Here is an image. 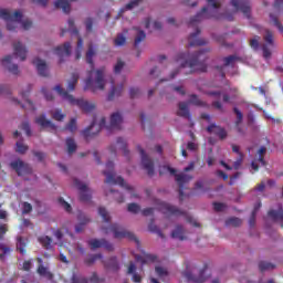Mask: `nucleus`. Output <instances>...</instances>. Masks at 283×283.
<instances>
[{"label": "nucleus", "mask_w": 283, "mask_h": 283, "mask_svg": "<svg viewBox=\"0 0 283 283\" xmlns=\"http://www.w3.org/2000/svg\"><path fill=\"white\" fill-rule=\"evenodd\" d=\"M209 49H203L192 54H177L176 63L180 65V67L170 74V78H176L180 70H185V67H189V74H193V72H207V59H209L207 54H209Z\"/></svg>", "instance_id": "f257e3e1"}, {"label": "nucleus", "mask_w": 283, "mask_h": 283, "mask_svg": "<svg viewBox=\"0 0 283 283\" xmlns=\"http://www.w3.org/2000/svg\"><path fill=\"white\" fill-rule=\"evenodd\" d=\"M94 56H96V50H94V45L91 43L86 52V63L91 65V71H88L84 86V90H91V92L105 90V69H98L94 72Z\"/></svg>", "instance_id": "f03ea898"}, {"label": "nucleus", "mask_w": 283, "mask_h": 283, "mask_svg": "<svg viewBox=\"0 0 283 283\" xmlns=\"http://www.w3.org/2000/svg\"><path fill=\"white\" fill-rule=\"evenodd\" d=\"M0 19L7 21V30L9 32L17 31V28H19V25H22L23 30H30V28H32V21H23V13H21V11H15L12 13L8 11V9H1Z\"/></svg>", "instance_id": "7ed1b4c3"}, {"label": "nucleus", "mask_w": 283, "mask_h": 283, "mask_svg": "<svg viewBox=\"0 0 283 283\" xmlns=\"http://www.w3.org/2000/svg\"><path fill=\"white\" fill-rule=\"evenodd\" d=\"M209 7H203L193 18L190 19L189 25H196L203 19H222L220 14V7L222 3L220 0H207Z\"/></svg>", "instance_id": "20e7f679"}, {"label": "nucleus", "mask_w": 283, "mask_h": 283, "mask_svg": "<svg viewBox=\"0 0 283 283\" xmlns=\"http://www.w3.org/2000/svg\"><path fill=\"white\" fill-rule=\"evenodd\" d=\"M106 169L108 170H104L103 174L104 176H106L105 182L107 185H119V187H123L124 189H126V191H129L133 198H138V196L134 192V187L127 185V182H125V179L123 177L120 176L117 178L115 177L114 161H107Z\"/></svg>", "instance_id": "39448f33"}, {"label": "nucleus", "mask_w": 283, "mask_h": 283, "mask_svg": "<svg viewBox=\"0 0 283 283\" xmlns=\"http://www.w3.org/2000/svg\"><path fill=\"white\" fill-rule=\"evenodd\" d=\"M54 91L57 92V94L60 96H62V98H64V101H69V103H71V105H76L77 107H80V109H82V112H85V114H90L91 112H94V109H96L95 104H92L84 99L74 98V96L70 95V93H67V91H65V88H62L61 85H56L54 87Z\"/></svg>", "instance_id": "423d86ee"}, {"label": "nucleus", "mask_w": 283, "mask_h": 283, "mask_svg": "<svg viewBox=\"0 0 283 283\" xmlns=\"http://www.w3.org/2000/svg\"><path fill=\"white\" fill-rule=\"evenodd\" d=\"M159 210L161 211V213H164V216H184L187 220V222H190V224H193V227H200V223L193 221V218L189 217V214H187V212L180 210L178 207L172 206L170 203L167 202H161L159 206Z\"/></svg>", "instance_id": "0eeeda50"}, {"label": "nucleus", "mask_w": 283, "mask_h": 283, "mask_svg": "<svg viewBox=\"0 0 283 283\" xmlns=\"http://www.w3.org/2000/svg\"><path fill=\"white\" fill-rule=\"evenodd\" d=\"M105 123H106L105 117H102L99 120V124L96 125V117H94L92 124L82 132L83 137L86 140H90V138H93V136H96V134H98L101 129L105 127Z\"/></svg>", "instance_id": "6e6552de"}, {"label": "nucleus", "mask_w": 283, "mask_h": 283, "mask_svg": "<svg viewBox=\"0 0 283 283\" xmlns=\"http://www.w3.org/2000/svg\"><path fill=\"white\" fill-rule=\"evenodd\" d=\"M111 231L114 233V238L117 240H122V238H127V240H132L133 242H136L138 244V238L136 235L127 230L125 228L120 227L117 223H114L111 226Z\"/></svg>", "instance_id": "1a4fd4ad"}, {"label": "nucleus", "mask_w": 283, "mask_h": 283, "mask_svg": "<svg viewBox=\"0 0 283 283\" xmlns=\"http://www.w3.org/2000/svg\"><path fill=\"white\" fill-rule=\"evenodd\" d=\"M264 44L262 45L263 59H271V49L275 46L273 41V31L266 29L263 35Z\"/></svg>", "instance_id": "9d476101"}, {"label": "nucleus", "mask_w": 283, "mask_h": 283, "mask_svg": "<svg viewBox=\"0 0 283 283\" xmlns=\"http://www.w3.org/2000/svg\"><path fill=\"white\" fill-rule=\"evenodd\" d=\"M10 167L18 174V176H30V174H32V167L21 159L11 161Z\"/></svg>", "instance_id": "9b49d317"}, {"label": "nucleus", "mask_w": 283, "mask_h": 283, "mask_svg": "<svg viewBox=\"0 0 283 283\" xmlns=\"http://www.w3.org/2000/svg\"><path fill=\"white\" fill-rule=\"evenodd\" d=\"M235 12H242L247 19H251V3L249 0H230Z\"/></svg>", "instance_id": "f8f14e48"}, {"label": "nucleus", "mask_w": 283, "mask_h": 283, "mask_svg": "<svg viewBox=\"0 0 283 283\" xmlns=\"http://www.w3.org/2000/svg\"><path fill=\"white\" fill-rule=\"evenodd\" d=\"M74 186L80 191V200H81V202H90V200H92V190L90 189V187H87L86 184H83L78 179H74Z\"/></svg>", "instance_id": "ddd939ff"}, {"label": "nucleus", "mask_w": 283, "mask_h": 283, "mask_svg": "<svg viewBox=\"0 0 283 283\" xmlns=\"http://www.w3.org/2000/svg\"><path fill=\"white\" fill-rule=\"evenodd\" d=\"M193 180V176L187 175V174H179L176 175V182L179 187V200L182 202L185 198V185L188 182H191Z\"/></svg>", "instance_id": "4468645a"}, {"label": "nucleus", "mask_w": 283, "mask_h": 283, "mask_svg": "<svg viewBox=\"0 0 283 283\" xmlns=\"http://www.w3.org/2000/svg\"><path fill=\"white\" fill-rule=\"evenodd\" d=\"M137 149L142 156V165L147 171V175L154 176V160L149 159V156H147V153H145V149H143V147L137 146Z\"/></svg>", "instance_id": "2eb2a0df"}, {"label": "nucleus", "mask_w": 283, "mask_h": 283, "mask_svg": "<svg viewBox=\"0 0 283 283\" xmlns=\"http://www.w3.org/2000/svg\"><path fill=\"white\" fill-rule=\"evenodd\" d=\"M88 245L92 251H96V249L104 248L106 251H114V244L108 242L105 239H91L88 240Z\"/></svg>", "instance_id": "dca6fc26"}, {"label": "nucleus", "mask_w": 283, "mask_h": 283, "mask_svg": "<svg viewBox=\"0 0 283 283\" xmlns=\"http://www.w3.org/2000/svg\"><path fill=\"white\" fill-rule=\"evenodd\" d=\"M205 271H207V265H205L203 269L199 271V276H195L193 272L186 270L184 272V277H186L187 282L203 283L207 281V276H205Z\"/></svg>", "instance_id": "f3484780"}, {"label": "nucleus", "mask_w": 283, "mask_h": 283, "mask_svg": "<svg viewBox=\"0 0 283 283\" xmlns=\"http://www.w3.org/2000/svg\"><path fill=\"white\" fill-rule=\"evenodd\" d=\"M54 52L57 56H60L59 63H64V59L72 54V44L70 42H65L63 45L56 46Z\"/></svg>", "instance_id": "a211bd4d"}, {"label": "nucleus", "mask_w": 283, "mask_h": 283, "mask_svg": "<svg viewBox=\"0 0 283 283\" xmlns=\"http://www.w3.org/2000/svg\"><path fill=\"white\" fill-rule=\"evenodd\" d=\"M198 36H200V29L197 28L196 32L191 33L188 38V45L189 48H196V46H200V45H207V40L205 39H198Z\"/></svg>", "instance_id": "6ab92c4d"}, {"label": "nucleus", "mask_w": 283, "mask_h": 283, "mask_svg": "<svg viewBox=\"0 0 283 283\" xmlns=\"http://www.w3.org/2000/svg\"><path fill=\"white\" fill-rule=\"evenodd\" d=\"M13 54L18 56L20 61L28 59V49L20 41L13 43Z\"/></svg>", "instance_id": "aec40b11"}, {"label": "nucleus", "mask_w": 283, "mask_h": 283, "mask_svg": "<svg viewBox=\"0 0 283 283\" xmlns=\"http://www.w3.org/2000/svg\"><path fill=\"white\" fill-rule=\"evenodd\" d=\"M36 262L39 264L36 269L38 275H41V277H46V280H50V281L54 280V274L43 265V259L36 258Z\"/></svg>", "instance_id": "412c9836"}, {"label": "nucleus", "mask_w": 283, "mask_h": 283, "mask_svg": "<svg viewBox=\"0 0 283 283\" xmlns=\"http://www.w3.org/2000/svg\"><path fill=\"white\" fill-rule=\"evenodd\" d=\"M32 63H33V65H35V67L38 70V74L40 76H44V77L50 76V71H48V64L45 63V61H43L39 57H35Z\"/></svg>", "instance_id": "4be33fe9"}, {"label": "nucleus", "mask_w": 283, "mask_h": 283, "mask_svg": "<svg viewBox=\"0 0 283 283\" xmlns=\"http://www.w3.org/2000/svg\"><path fill=\"white\" fill-rule=\"evenodd\" d=\"M268 216L273 222H281V227L283 229V208H282V203L279 205L277 210H269Z\"/></svg>", "instance_id": "5701e85b"}, {"label": "nucleus", "mask_w": 283, "mask_h": 283, "mask_svg": "<svg viewBox=\"0 0 283 283\" xmlns=\"http://www.w3.org/2000/svg\"><path fill=\"white\" fill-rule=\"evenodd\" d=\"M3 67H7L11 74H19V65L12 64V55H7L1 60Z\"/></svg>", "instance_id": "b1692460"}, {"label": "nucleus", "mask_w": 283, "mask_h": 283, "mask_svg": "<svg viewBox=\"0 0 283 283\" xmlns=\"http://www.w3.org/2000/svg\"><path fill=\"white\" fill-rule=\"evenodd\" d=\"M207 132L209 134H216V136H218L220 138V140H224V138H227V136H228L227 129H224L216 124H211L210 126H208Z\"/></svg>", "instance_id": "393cba45"}, {"label": "nucleus", "mask_w": 283, "mask_h": 283, "mask_svg": "<svg viewBox=\"0 0 283 283\" xmlns=\"http://www.w3.org/2000/svg\"><path fill=\"white\" fill-rule=\"evenodd\" d=\"M36 125H40L42 129H51L52 132H56V125H54L51 120L45 118V115H40L35 119Z\"/></svg>", "instance_id": "a878e982"}, {"label": "nucleus", "mask_w": 283, "mask_h": 283, "mask_svg": "<svg viewBox=\"0 0 283 283\" xmlns=\"http://www.w3.org/2000/svg\"><path fill=\"white\" fill-rule=\"evenodd\" d=\"M177 116L191 120V113L189 112V104H187V102H179Z\"/></svg>", "instance_id": "bb28decb"}, {"label": "nucleus", "mask_w": 283, "mask_h": 283, "mask_svg": "<svg viewBox=\"0 0 283 283\" xmlns=\"http://www.w3.org/2000/svg\"><path fill=\"white\" fill-rule=\"evenodd\" d=\"M123 123V115L120 113H113L111 115V125L107 129H120V124Z\"/></svg>", "instance_id": "cd10ccee"}, {"label": "nucleus", "mask_w": 283, "mask_h": 283, "mask_svg": "<svg viewBox=\"0 0 283 283\" xmlns=\"http://www.w3.org/2000/svg\"><path fill=\"white\" fill-rule=\"evenodd\" d=\"M77 220L80 223L75 226V233H81L85 229V224H88L90 218L83 213L77 216Z\"/></svg>", "instance_id": "c85d7f7f"}, {"label": "nucleus", "mask_w": 283, "mask_h": 283, "mask_svg": "<svg viewBox=\"0 0 283 283\" xmlns=\"http://www.w3.org/2000/svg\"><path fill=\"white\" fill-rule=\"evenodd\" d=\"M190 105H195L196 107H205L209 109V104L198 97L196 94L190 95V99L188 101Z\"/></svg>", "instance_id": "c756f323"}, {"label": "nucleus", "mask_w": 283, "mask_h": 283, "mask_svg": "<svg viewBox=\"0 0 283 283\" xmlns=\"http://www.w3.org/2000/svg\"><path fill=\"white\" fill-rule=\"evenodd\" d=\"M12 253V247L8 243L0 242V260L1 262L6 261V256Z\"/></svg>", "instance_id": "7c9ffc66"}, {"label": "nucleus", "mask_w": 283, "mask_h": 283, "mask_svg": "<svg viewBox=\"0 0 283 283\" xmlns=\"http://www.w3.org/2000/svg\"><path fill=\"white\" fill-rule=\"evenodd\" d=\"M114 84V82H112ZM123 94V84L119 86H114L112 87V91L109 92L107 96V101H114L115 98H118Z\"/></svg>", "instance_id": "2f4dec72"}, {"label": "nucleus", "mask_w": 283, "mask_h": 283, "mask_svg": "<svg viewBox=\"0 0 283 283\" xmlns=\"http://www.w3.org/2000/svg\"><path fill=\"white\" fill-rule=\"evenodd\" d=\"M128 275L133 274V282L140 283L143 282V277L138 273H136V264L134 262H130L127 270Z\"/></svg>", "instance_id": "473e14b6"}, {"label": "nucleus", "mask_w": 283, "mask_h": 283, "mask_svg": "<svg viewBox=\"0 0 283 283\" xmlns=\"http://www.w3.org/2000/svg\"><path fill=\"white\" fill-rule=\"evenodd\" d=\"M55 8H60L65 14H70L72 10V7L70 6V0H56Z\"/></svg>", "instance_id": "72a5a7b5"}, {"label": "nucleus", "mask_w": 283, "mask_h": 283, "mask_svg": "<svg viewBox=\"0 0 283 283\" xmlns=\"http://www.w3.org/2000/svg\"><path fill=\"white\" fill-rule=\"evenodd\" d=\"M134 30L137 31L134 45H135V48H138L140 45V43H143V41H145V39H147V34L145 33V31L140 30L139 28L135 27Z\"/></svg>", "instance_id": "f704fd0d"}, {"label": "nucleus", "mask_w": 283, "mask_h": 283, "mask_svg": "<svg viewBox=\"0 0 283 283\" xmlns=\"http://www.w3.org/2000/svg\"><path fill=\"white\" fill-rule=\"evenodd\" d=\"M171 238L181 241L187 240V238L185 237V228H182V226H177L171 232Z\"/></svg>", "instance_id": "c9c22d12"}, {"label": "nucleus", "mask_w": 283, "mask_h": 283, "mask_svg": "<svg viewBox=\"0 0 283 283\" xmlns=\"http://www.w3.org/2000/svg\"><path fill=\"white\" fill-rule=\"evenodd\" d=\"M30 92H32V85H29L28 90L21 93V96L27 102L29 109H32L34 112V109H36L34 108V103H32V101L28 98V96H30Z\"/></svg>", "instance_id": "e433bc0d"}, {"label": "nucleus", "mask_w": 283, "mask_h": 283, "mask_svg": "<svg viewBox=\"0 0 283 283\" xmlns=\"http://www.w3.org/2000/svg\"><path fill=\"white\" fill-rule=\"evenodd\" d=\"M116 147H118V149H122L126 158H129V151L127 150V143L125 142V139H123V137L117 138Z\"/></svg>", "instance_id": "4c0bfd02"}, {"label": "nucleus", "mask_w": 283, "mask_h": 283, "mask_svg": "<svg viewBox=\"0 0 283 283\" xmlns=\"http://www.w3.org/2000/svg\"><path fill=\"white\" fill-rule=\"evenodd\" d=\"M223 67H233L235 65V61H240L238 55H229L222 59Z\"/></svg>", "instance_id": "58836bf2"}, {"label": "nucleus", "mask_w": 283, "mask_h": 283, "mask_svg": "<svg viewBox=\"0 0 283 283\" xmlns=\"http://www.w3.org/2000/svg\"><path fill=\"white\" fill-rule=\"evenodd\" d=\"M38 240L40 244H42L43 249H46V251H52V238L43 235L40 237Z\"/></svg>", "instance_id": "ea45409f"}, {"label": "nucleus", "mask_w": 283, "mask_h": 283, "mask_svg": "<svg viewBox=\"0 0 283 283\" xmlns=\"http://www.w3.org/2000/svg\"><path fill=\"white\" fill-rule=\"evenodd\" d=\"M78 83V73H73L71 80L67 82V92H74Z\"/></svg>", "instance_id": "a19ab883"}, {"label": "nucleus", "mask_w": 283, "mask_h": 283, "mask_svg": "<svg viewBox=\"0 0 283 283\" xmlns=\"http://www.w3.org/2000/svg\"><path fill=\"white\" fill-rule=\"evenodd\" d=\"M106 269H112V271H118V260L113 256L104 262Z\"/></svg>", "instance_id": "79ce46f5"}, {"label": "nucleus", "mask_w": 283, "mask_h": 283, "mask_svg": "<svg viewBox=\"0 0 283 283\" xmlns=\"http://www.w3.org/2000/svg\"><path fill=\"white\" fill-rule=\"evenodd\" d=\"M270 23H272L274 28H277L279 32L283 33V24L280 22L277 15L270 13Z\"/></svg>", "instance_id": "37998d69"}, {"label": "nucleus", "mask_w": 283, "mask_h": 283, "mask_svg": "<svg viewBox=\"0 0 283 283\" xmlns=\"http://www.w3.org/2000/svg\"><path fill=\"white\" fill-rule=\"evenodd\" d=\"M275 269V264L266 261L259 262V270L261 273H264V271H273Z\"/></svg>", "instance_id": "c03bdc74"}, {"label": "nucleus", "mask_w": 283, "mask_h": 283, "mask_svg": "<svg viewBox=\"0 0 283 283\" xmlns=\"http://www.w3.org/2000/svg\"><path fill=\"white\" fill-rule=\"evenodd\" d=\"M66 148H67V154H74V151H76L77 146L74 138L72 137L66 138Z\"/></svg>", "instance_id": "a18cd8bd"}, {"label": "nucleus", "mask_w": 283, "mask_h": 283, "mask_svg": "<svg viewBox=\"0 0 283 283\" xmlns=\"http://www.w3.org/2000/svg\"><path fill=\"white\" fill-rule=\"evenodd\" d=\"M242 226V219L237 217H231L226 220V227H241Z\"/></svg>", "instance_id": "49530a36"}, {"label": "nucleus", "mask_w": 283, "mask_h": 283, "mask_svg": "<svg viewBox=\"0 0 283 283\" xmlns=\"http://www.w3.org/2000/svg\"><path fill=\"white\" fill-rule=\"evenodd\" d=\"M96 260H103V254L98 253V254H91L90 256H87L85 259V264H87V266H92V264H94V262H96Z\"/></svg>", "instance_id": "de8ad7c7"}, {"label": "nucleus", "mask_w": 283, "mask_h": 283, "mask_svg": "<svg viewBox=\"0 0 283 283\" xmlns=\"http://www.w3.org/2000/svg\"><path fill=\"white\" fill-rule=\"evenodd\" d=\"M25 247H27L25 240L19 237L17 242V250L20 251L21 255H25Z\"/></svg>", "instance_id": "09e8293b"}, {"label": "nucleus", "mask_w": 283, "mask_h": 283, "mask_svg": "<svg viewBox=\"0 0 283 283\" xmlns=\"http://www.w3.org/2000/svg\"><path fill=\"white\" fill-rule=\"evenodd\" d=\"M140 3H143V0H132L124 9H122V12H125V10H134V8H138Z\"/></svg>", "instance_id": "8fccbe9b"}, {"label": "nucleus", "mask_w": 283, "mask_h": 283, "mask_svg": "<svg viewBox=\"0 0 283 283\" xmlns=\"http://www.w3.org/2000/svg\"><path fill=\"white\" fill-rule=\"evenodd\" d=\"M114 43L117 48H120L127 43V38H125L124 34L119 33L117 34L116 39L114 40Z\"/></svg>", "instance_id": "3c124183"}, {"label": "nucleus", "mask_w": 283, "mask_h": 283, "mask_svg": "<svg viewBox=\"0 0 283 283\" xmlns=\"http://www.w3.org/2000/svg\"><path fill=\"white\" fill-rule=\"evenodd\" d=\"M233 113L237 116V120L234 122V125H235V127H238L242 123V120L244 119V115L242 114V111H239L238 107L233 108Z\"/></svg>", "instance_id": "603ef678"}, {"label": "nucleus", "mask_w": 283, "mask_h": 283, "mask_svg": "<svg viewBox=\"0 0 283 283\" xmlns=\"http://www.w3.org/2000/svg\"><path fill=\"white\" fill-rule=\"evenodd\" d=\"M155 273H156V275H158L160 277V280H163L164 277H167V275H169V272L167 271V269H165L163 266H156Z\"/></svg>", "instance_id": "864d4df0"}, {"label": "nucleus", "mask_w": 283, "mask_h": 283, "mask_svg": "<svg viewBox=\"0 0 283 283\" xmlns=\"http://www.w3.org/2000/svg\"><path fill=\"white\" fill-rule=\"evenodd\" d=\"M98 213L101 218H103L104 222H109V220H112V217H109V212H107V209L99 207Z\"/></svg>", "instance_id": "5fc2aeb1"}, {"label": "nucleus", "mask_w": 283, "mask_h": 283, "mask_svg": "<svg viewBox=\"0 0 283 283\" xmlns=\"http://www.w3.org/2000/svg\"><path fill=\"white\" fill-rule=\"evenodd\" d=\"M15 147L18 154H25L29 149L28 145L23 144L21 140L15 143Z\"/></svg>", "instance_id": "6e6d98bb"}, {"label": "nucleus", "mask_w": 283, "mask_h": 283, "mask_svg": "<svg viewBox=\"0 0 283 283\" xmlns=\"http://www.w3.org/2000/svg\"><path fill=\"white\" fill-rule=\"evenodd\" d=\"M264 154H266V147L262 146L259 149V159L258 161L261 163L263 167H266V161L264 160Z\"/></svg>", "instance_id": "4d7b16f0"}, {"label": "nucleus", "mask_w": 283, "mask_h": 283, "mask_svg": "<svg viewBox=\"0 0 283 283\" xmlns=\"http://www.w3.org/2000/svg\"><path fill=\"white\" fill-rule=\"evenodd\" d=\"M59 205L60 207H63V209H65V211H67V213H72V206L65 201V199H63V197L59 198Z\"/></svg>", "instance_id": "13d9d810"}, {"label": "nucleus", "mask_w": 283, "mask_h": 283, "mask_svg": "<svg viewBox=\"0 0 283 283\" xmlns=\"http://www.w3.org/2000/svg\"><path fill=\"white\" fill-rule=\"evenodd\" d=\"M81 52H83V38H78L77 40V48H76V54L75 59L78 61L81 59Z\"/></svg>", "instance_id": "bf43d9fd"}, {"label": "nucleus", "mask_w": 283, "mask_h": 283, "mask_svg": "<svg viewBox=\"0 0 283 283\" xmlns=\"http://www.w3.org/2000/svg\"><path fill=\"white\" fill-rule=\"evenodd\" d=\"M67 24L69 32H71V34H78V29H76V25L74 24V19H69Z\"/></svg>", "instance_id": "052dcab7"}, {"label": "nucleus", "mask_w": 283, "mask_h": 283, "mask_svg": "<svg viewBox=\"0 0 283 283\" xmlns=\"http://www.w3.org/2000/svg\"><path fill=\"white\" fill-rule=\"evenodd\" d=\"M65 129L74 134V132H76V118H72L66 125Z\"/></svg>", "instance_id": "680f3d73"}, {"label": "nucleus", "mask_w": 283, "mask_h": 283, "mask_svg": "<svg viewBox=\"0 0 283 283\" xmlns=\"http://www.w3.org/2000/svg\"><path fill=\"white\" fill-rule=\"evenodd\" d=\"M250 46L252 48V50H260V36H255L252 40H250Z\"/></svg>", "instance_id": "e2e57ef3"}, {"label": "nucleus", "mask_w": 283, "mask_h": 283, "mask_svg": "<svg viewBox=\"0 0 283 283\" xmlns=\"http://www.w3.org/2000/svg\"><path fill=\"white\" fill-rule=\"evenodd\" d=\"M123 67H125V62L117 60V63L114 66L115 74H120V72H123Z\"/></svg>", "instance_id": "0e129e2a"}, {"label": "nucleus", "mask_w": 283, "mask_h": 283, "mask_svg": "<svg viewBox=\"0 0 283 283\" xmlns=\"http://www.w3.org/2000/svg\"><path fill=\"white\" fill-rule=\"evenodd\" d=\"M22 213L23 214L32 213V205L30 202L24 201L22 203Z\"/></svg>", "instance_id": "69168bd1"}, {"label": "nucleus", "mask_w": 283, "mask_h": 283, "mask_svg": "<svg viewBox=\"0 0 283 283\" xmlns=\"http://www.w3.org/2000/svg\"><path fill=\"white\" fill-rule=\"evenodd\" d=\"M128 211H129V213H139L140 212V206L138 203H129L128 205Z\"/></svg>", "instance_id": "338daca9"}, {"label": "nucleus", "mask_w": 283, "mask_h": 283, "mask_svg": "<svg viewBox=\"0 0 283 283\" xmlns=\"http://www.w3.org/2000/svg\"><path fill=\"white\" fill-rule=\"evenodd\" d=\"M71 282L72 283H87V279L77 276L76 274H73Z\"/></svg>", "instance_id": "774afa93"}]
</instances>
